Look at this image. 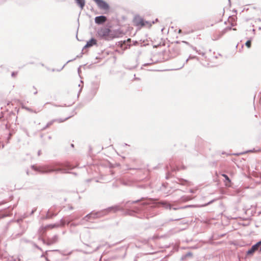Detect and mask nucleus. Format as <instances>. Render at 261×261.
<instances>
[{
    "label": "nucleus",
    "mask_w": 261,
    "mask_h": 261,
    "mask_svg": "<svg viewBox=\"0 0 261 261\" xmlns=\"http://www.w3.org/2000/svg\"><path fill=\"white\" fill-rule=\"evenodd\" d=\"M144 19L139 15L135 16L133 19V22L135 25L140 28L144 27Z\"/></svg>",
    "instance_id": "10"
},
{
    "label": "nucleus",
    "mask_w": 261,
    "mask_h": 261,
    "mask_svg": "<svg viewBox=\"0 0 261 261\" xmlns=\"http://www.w3.org/2000/svg\"><path fill=\"white\" fill-rule=\"evenodd\" d=\"M228 1L230 2V0H228Z\"/></svg>",
    "instance_id": "62"
},
{
    "label": "nucleus",
    "mask_w": 261,
    "mask_h": 261,
    "mask_svg": "<svg viewBox=\"0 0 261 261\" xmlns=\"http://www.w3.org/2000/svg\"><path fill=\"white\" fill-rule=\"evenodd\" d=\"M77 5L82 9L85 5V0H74Z\"/></svg>",
    "instance_id": "18"
},
{
    "label": "nucleus",
    "mask_w": 261,
    "mask_h": 261,
    "mask_svg": "<svg viewBox=\"0 0 261 261\" xmlns=\"http://www.w3.org/2000/svg\"><path fill=\"white\" fill-rule=\"evenodd\" d=\"M100 245H98L96 247V248L94 249V251H97L100 248Z\"/></svg>",
    "instance_id": "38"
},
{
    "label": "nucleus",
    "mask_w": 261,
    "mask_h": 261,
    "mask_svg": "<svg viewBox=\"0 0 261 261\" xmlns=\"http://www.w3.org/2000/svg\"><path fill=\"white\" fill-rule=\"evenodd\" d=\"M181 32V30H179V33Z\"/></svg>",
    "instance_id": "59"
},
{
    "label": "nucleus",
    "mask_w": 261,
    "mask_h": 261,
    "mask_svg": "<svg viewBox=\"0 0 261 261\" xmlns=\"http://www.w3.org/2000/svg\"><path fill=\"white\" fill-rule=\"evenodd\" d=\"M124 146H127V144L126 143H124Z\"/></svg>",
    "instance_id": "53"
},
{
    "label": "nucleus",
    "mask_w": 261,
    "mask_h": 261,
    "mask_svg": "<svg viewBox=\"0 0 261 261\" xmlns=\"http://www.w3.org/2000/svg\"><path fill=\"white\" fill-rule=\"evenodd\" d=\"M252 31L253 33V34H254L255 30L254 29H252Z\"/></svg>",
    "instance_id": "50"
},
{
    "label": "nucleus",
    "mask_w": 261,
    "mask_h": 261,
    "mask_svg": "<svg viewBox=\"0 0 261 261\" xmlns=\"http://www.w3.org/2000/svg\"><path fill=\"white\" fill-rule=\"evenodd\" d=\"M222 176L225 178V185L228 186H229V184L231 183V180L229 178V177L225 174H222Z\"/></svg>",
    "instance_id": "19"
},
{
    "label": "nucleus",
    "mask_w": 261,
    "mask_h": 261,
    "mask_svg": "<svg viewBox=\"0 0 261 261\" xmlns=\"http://www.w3.org/2000/svg\"><path fill=\"white\" fill-rule=\"evenodd\" d=\"M137 208H139V206L134 207V210L126 209L124 212V215L135 216L137 214L140 213V211H138Z\"/></svg>",
    "instance_id": "13"
},
{
    "label": "nucleus",
    "mask_w": 261,
    "mask_h": 261,
    "mask_svg": "<svg viewBox=\"0 0 261 261\" xmlns=\"http://www.w3.org/2000/svg\"><path fill=\"white\" fill-rule=\"evenodd\" d=\"M81 57H82V55H77L76 56V57L75 58H74V59H71V60H68L66 63V64H65L63 67L60 69V70H58V71H61V70H62L63 69V68L65 67V66L68 63L70 62H72V61H74L76 58H80Z\"/></svg>",
    "instance_id": "23"
},
{
    "label": "nucleus",
    "mask_w": 261,
    "mask_h": 261,
    "mask_svg": "<svg viewBox=\"0 0 261 261\" xmlns=\"http://www.w3.org/2000/svg\"><path fill=\"white\" fill-rule=\"evenodd\" d=\"M66 224L65 221L63 219H61L60 221V223H55L54 224H49L47 226V227L50 228H54L56 227H59L60 226H64Z\"/></svg>",
    "instance_id": "15"
},
{
    "label": "nucleus",
    "mask_w": 261,
    "mask_h": 261,
    "mask_svg": "<svg viewBox=\"0 0 261 261\" xmlns=\"http://www.w3.org/2000/svg\"><path fill=\"white\" fill-rule=\"evenodd\" d=\"M56 120H52L51 121L48 122L46 124V125L41 129V130H44L45 129H46L47 128H48V127H49L50 125H51L53 124L54 122H56Z\"/></svg>",
    "instance_id": "22"
},
{
    "label": "nucleus",
    "mask_w": 261,
    "mask_h": 261,
    "mask_svg": "<svg viewBox=\"0 0 261 261\" xmlns=\"http://www.w3.org/2000/svg\"><path fill=\"white\" fill-rule=\"evenodd\" d=\"M157 203L158 204V207H159L160 205H162L163 207H164L166 209H172V205L168 203L166 201H162L160 202H157Z\"/></svg>",
    "instance_id": "16"
},
{
    "label": "nucleus",
    "mask_w": 261,
    "mask_h": 261,
    "mask_svg": "<svg viewBox=\"0 0 261 261\" xmlns=\"http://www.w3.org/2000/svg\"><path fill=\"white\" fill-rule=\"evenodd\" d=\"M259 30H261V28H259Z\"/></svg>",
    "instance_id": "61"
},
{
    "label": "nucleus",
    "mask_w": 261,
    "mask_h": 261,
    "mask_svg": "<svg viewBox=\"0 0 261 261\" xmlns=\"http://www.w3.org/2000/svg\"><path fill=\"white\" fill-rule=\"evenodd\" d=\"M97 4L98 8L104 10H108L110 9L109 4L103 0H93Z\"/></svg>",
    "instance_id": "9"
},
{
    "label": "nucleus",
    "mask_w": 261,
    "mask_h": 261,
    "mask_svg": "<svg viewBox=\"0 0 261 261\" xmlns=\"http://www.w3.org/2000/svg\"><path fill=\"white\" fill-rule=\"evenodd\" d=\"M90 213H91V214H92V216H91L92 219H95L99 218L97 212H95L94 211H92Z\"/></svg>",
    "instance_id": "24"
},
{
    "label": "nucleus",
    "mask_w": 261,
    "mask_h": 261,
    "mask_svg": "<svg viewBox=\"0 0 261 261\" xmlns=\"http://www.w3.org/2000/svg\"><path fill=\"white\" fill-rule=\"evenodd\" d=\"M82 87H83V86H82V87H81V88H80V91H79V93H80L81 92L82 89ZM79 94H78V95H79Z\"/></svg>",
    "instance_id": "45"
},
{
    "label": "nucleus",
    "mask_w": 261,
    "mask_h": 261,
    "mask_svg": "<svg viewBox=\"0 0 261 261\" xmlns=\"http://www.w3.org/2000/svg\"><path fill=\"white\" fill-rule=\"evenodd\" d=\"M69 209H70V210H72V209H73V207H72V206H71V207H69Z\"/></svg>",
    "instance_id": "52"
},
{
    "label": "nucleus",
    "mask_w": 261,
    "mask_h": 261,
    "mask_svg": "<svg viewBox=\"0 0 261 261\" xmlns=\"http://www.w3.org/2000/svg\"><path fill=\"white\" fill-rule=\"evenodd\" d=\"M17 74V72H13L12 73H11V76L12 77H14Z\"/></svg>",
    "instance_id": "40"
},
{
    "label": "nucleus",
    "mask_w": 261,
    "mask_h": 261,
    "mask_svg": "<svg viewBox=\"0 0 261 261\" xmlns=\"http://www.w3.org/2000/svg\"><path fill=\"white\" fill-rule=\"evenodd\" d=\"M36 247L38 249H39V250H41V249L39 247H38V246H37V245H36Z\"/></svg>",
    "instance_id": "47"
},
{
    "label": "nucleus",
    "mask_w": 261,
    "mask_h": 261,
    "mask_svg": "<svg viewBox=\"0 0 261 261\" xmlns=\"http://www.w3.org/2000/svg\"><path fill=\"white\" fill-rule=\"evenodd\" d=\"M69 163L55 162L50 165L44 166L41 167H37L35 165H32L31 168L35 171H38L42 174L50 173L52 172L61 173H71L76 175L75 172H69V170L73 169Z\"/></svg>",
    "instance_id": "2"
},
{
    "label": "nucleus",
    "mask_w": 261,
    "mask_h": 261,
    "mask_svg": "<svg viewBox=\"0 0 261 261\" xmlns=\"http://www.w3.org/2000/svg\"><path fill=\"white\" fill-rule=\"evenodd\" d=\"M252 38L251 37L250 38V39L249 40H248L245 43V45L246 46L248 47V48H250L251 46V40H252Z\"/></svg>",
    "instance_id": "27"
},
{
    "label": "nucleus",
    "mask_w": 261,
    "mask_h": 261,
    "mask_svg": "<svg viewBox=\"0 0 261 261\" xmlns=\"http://www.w3.org/2000/svg\"><path fill=\"white\" fill-rule=\"evenodd\" d=\"M57 252L60 253V251L59 250H46L45 253L42 255V257H45L46 261H50L49 258L55 256Z\"/></svg>",
    "instance_id": "8"
},
{
    "label": "nucleus",
    "mask_w": 261,
    "mask_h": 261,
    "mask_svg": "<svg viewBox=\"0 0 261 261\" xmlns=\"http://www.w3.org/2000/svg\"><path fill=\"white\" fill-rule=\"evenodd\" d=\"M252 151L251 150H250L249 151H248L247 152H252Z\"/></svg>",
    "instance_id": "54"
},
{
    "label": "nucleus",
    "mask_w": 261,
    "mask_h": 261,
    "mask_svg": "<svg viewBox=\"0 0 261 261\" xmlns=\"http://www.w3.org/2000/svg\"><path fill=\"white\" fill-rule=\"evenodd\" d=\"M36 247L38 249H39V250H41V249L39 247H38V246H37V245H36Z\"/></svg>",
    "instance_id": "48"
},
{
    "label": "nucleus",
    "mask_w": 261,
    "mask_h": 261,
    "mask_svg": "<svg viewBox=\"0 0 261 261\" xmlns=\"http://www.w3.org/2000/svg\"><path fill=\"white\" fill-rule=\"evenodd\" d=\"M180 224H186V225H187L188 224V222H186V221H181L180 222Z\"/></svg>",
    "instance_id": "39"
},
{
    "label": "nucleus",
    "mask_w": 261,
    "mask_h": 261,
    "mask_svg": "<svg viewBox=\"0 0 261 261\" xmlns=\"http://www.w3.org/2000/svg\"><path fill=\"white\" fill-rule=\"evenodd\" d=\"M158 21V18H156V19H155V21Z\"/></svg>",
    "instance_id": "55"
},
{
    "label": "nucleus",
    "mask_w": 261,
    "mask_h": 261,
    "mask_svg": "<svg viewBox=\"0 0 261 261\" xmlns=\"http://www.w3.org/2000/svg\"><path fill=\"white\" fill-rule=\"evenodd\" d=\"M92 214H91L90 213L89 214H87L86 216H85L82 220V221H89L90 219H92Z\"/></svg>",
    "instance_id": "21"
},
{
    "label": "nucleus",
    "mask_w": 261,
    "mask_h": 261,
    "mask_svg": "<svg viewBox=\"0 0 261 261\" xmlns=\"http://www.w3.org/2000/svg\"><path fill=\"white\" fill-rule=\"evenodd\" d=\"M70 117H71V116H68L64 119L60 118V119H55V120H56V122H58L59 123H61V122H63L68 120Z\"/></svg>",
    "instance_id": "28"
},
{
    "label": "nucleus",
    "mask_w": 261,
    "mask_h": 261,
    "mask_svg": "<svg viewBox=\"0 0 261 261\" xmlns=\"http://www.w3.org/2000/svg\"><path fill=\"white\" fill-rule=\"evenodd\" d=\"M261 244V241H258L246 251V255L252 256L254 253L257 252L259 254V247Z\"/></svg>",
    "instance_id": "6"
},
{
    "label": "nucleus",
    "mask_w": 261,
    "mask_h": 261,
    "mask_svg": "<svg viewBox=\"0 0 261 261\" xmlns=\"http://www.w3.org/2000/svg\"><path fill=\"white\" fill-rule=\"evenodd\" d=\"M224 34H222V31L219 32L218 33H216L214 34L212 36V39L213 40H217L221 38Z\"/></svg>",
    "instance_id": "17"
},
{
    "label": "nucleus",
    "mask_w": 261,
    "mask_h": 261,
    "mask_svg": "<svg viewBox=\"0 0 261 261\" xmlns=\"http://www.w3.org/2000/svg\"><path fill=\"white\" fill-rule=\"evenodd\" d=\"M95 23L101 25L105 23L107 21V17L104 15H100L95 17L94 18Z\"/></svg>",
    "instance_id": "12"
},
{
    "label": "nucleus",
    "mask_w": 261,
    "mask_h": 261,
    "mask_svg": "<svg viewBox=\"0 0 261 261\" xmlns=\"http://www.w3.org/2000/svg\"><path fill=\"white\" fill-rule=\"evenodd\" d=\"M179 182H180V184L181 185H184L185 184V182H187L188 181L187 180H185V179H182V178H180V179H178Z\"/></svg>",
    "instance_id": "32"
},
{
    "label": "nucleus",
    "mask_w": 261,
    "mask_h": 261,
    "mask_svg": "<svg viewBox=\"0 0 261 261\" xmlns=\"http://www.w3.org/2000/svg\"><path fill=\"white\" fill-rule=\"evenodd\" d=\"M138 44V42L137 41H134L133 44L136 45Z\"/></svg>",
    "instance_id": "43"
},
{
    "label": "nucleus",
    "mask_w": 261,
    "mask_h": 261,
    "mask_svg": "<svg viewBox=\"0 0 261 261\" xmlns=\"http://www.w3.org/2000/svg\"><path fill=\"white\" fill-rule=\"evenodd\" d=\"M190 47L195 51H196L197 53H198V54L199 55H203L204 54L203 53H201L200 51H198L197 50V48L196 47H194L193 46H192V45H190Z\"/></svg>",
    "instance_id": "33"
},
{
    "label": "nucleus",
    "mask_w": 261,
    "mask_h": 261,
    "mask_svg": "<svg viewBox=\"0 0 261 261\" xmlns=\"http://www.w3.org/2000/svg\"><path fill=\"white\" fill-rule=\"evenodd\" d=\"M170 175H171V173H169V172L167 173V174H166V179L169 178Z\"/></svg>",
    "instance_id": "37"
},
{
    "label": "nucleus",
    "mask_w": 261,
    "mask_h": 261,
    "mask_svg": "<svg viewBox=\"0 0 261 261\" xmlns=\"http://www.w3.org/2000/svg\"><path fill=\"white\" fill-rule=\"evenodd\" d=\"M182 219L181 217H180V218H176V219H170L168 220V222H170V221H178V220H180Z\"/></svg>",
    "instance_id": "35"
},
{
    "label": "nucleus",
    "mask_w": 261,
    "mask_h": 261,
    "mask_svg": "<svg viewBox=\"0 0 261 261\" xmlns=\"http://www.w3.org/2000/svg\"><path fill=\"white\" fill-rule=\"evenodd\" d=\"M48 138H49V139H51V137H50V136H49V137H48Z\"/></svg>",
    "instance_id": "57"
},
{
    "label": "nucleus",
    "mask_w": 261,
    "mask_h": 261,
    "mask_svg": "<svg viewBox=\"0 0 261 261\" xmlns=\"http://www.w3.org/2000/svg\"><path fill=\"white\" fill-rule=\"evenodd\" d=\"M172 171H175V169H172Z\"/></svg>",
    "instance_id": "60"
},
{
    "label": "nucleus",
    "mask_w": 261,
    "mask_h": 261,
    "mask_svg": "<svg viewBox=\"0 0 261 261\" xmlns=\"http://www.w3.org/2000/svg\"><path fill=\"white\" fill-rule=\"evenodd\" d=\"M37 210V208H34L30 214V215H32Z\"/></svg>",
    "instance_id": "36"
},
{
    "label": "nucleus",
    "mask_w": 261,
    "mask_h": 261,
    "mask_svg": "<svg viewBox=\"0 0 261 261\" xmlns=\"http://www.w3.org/2000/svg\"><path fill=\"white\" fill-rule=\"evenodd\" d=\"M111 30L110 28L102 27L98 29L97 35L100 39L109 40L110 37Z\"/></svg>",
    "instance_id": "5"
},
{
    "label": "nucleus",
    "mask_w": 261,
    "mask_h": 261,
    "mask_svg": "<svg viewBox=\"0 0 261 261\" xmlns=\"http://www.w3.org/2000/svg\"><path fill=\"white\" fill-rule=\"evenodd\" d=\"M56 215H57V214H55L51 212L50 210H49L46 213V219L51 218L53 217L56 216Z\"/></svg>",
    "instance_id": "20"
},
{
    "label": "nucleus",
    "mask_w": 261,
    "mask_h": 261,
    "mask_svg": "<svg viewBox=\"0 0 261 261\" xmlns=\"http://www.w3.org/2000/svg\"><path fill=\"white\" fill-rule=\"evenodd\" d=\"M28 216L26 214H24L21 218L17 219L16 220L10 221L8 225H10L12 222H14L12 224V226L14 229V231L10 236V238L12 240L16 239L20 237L26 231L25 227L21 225V222H22L23 219L27 217Z\"/></svg>",
    "instance_id": "3"
},
{
    "label": "nucleus",
    "mask_w": 261,
    "mask_h": 261,
    "mask_svg": "<svg viewBox=\"0 0 261 261\" xmlns=\"http://www.w3.org/2000/svg\"><path fill=\"white\" fill-rule=\"evenodd\" d=\"M192 255H193V254L192 252H188L186 254H185L184 256H182L181 258H182V259H184L188 257H191V256H192Z\"/></svg>",
    "instance_id": "26"
},
{
    "label": "nucleus",
    "mask_w": 261,
    "mask_h": 261,
    "mask_svg": "<svg viewBox=\"0 0 261 261\" xmlns=\"http://www.w3.org/2000/svg\"><path fill=\"white\" fill-rule=\"evenodd\" d=\"M233 30H236V28H233Z\"/></svg>",
    "instance_id": "58"
},
{
    "label": "nucleus",
    "mask_w": 261,
    "mask_h": 261,
    "mask_svg": "<svg viewBox=\"0 0 261 261\" xmlns=\"http://www.w3.org/2000/svg\"><path fill=\"white\" fill-rule=\"evenodd\" d=\"M37 93V91H35V92H34V94H36Z\"/></svg>",
    "instance_id": "51"
},
{
    "label": "nucleus",
    "mask_w": 261,
    "mask_h": 261,
    "mask_svg": "<svg viewBox=\"0 0 261 261\" xmlns=\"http://www.w3.org/2000/svg\"><path fill=\"white\" fill-rule=\"evenodd\" d=\"M183 43H185L187 45H188L190 46L191 44H190V43L186 41H182Z\"/></svg>",
    "instance_id": "41"
},
{
    "label": "nucleus",
    "mask_w": 261,
    "mask_h": 261,
    "mask_svg": "<svg viewBox=\"0 0 261 261\" xmlns=\"http://www.w3.org/2000/svg\"><path fill=\"white\" fill-rule=\"evenodd\" d=\"M22 108L23 109H25V110H27V111L30 112H34V113H37V112L36 111H34L32 109H31V108H29L28 107H22Z\"/></svg>",
    "instance_id": "34"
},
{
    "label": "nucleus",
    "mask_w": 261,
    "mask_h": 261,
    "mask_svg": "<svg viewBox=\"0 0 261 261\" xmlns=\"http://www.w3.org/2000/svg\"><path fill=\"white\" fill-rule=\"evenodd\" d=\"M231 30V26L230 27H226L225 29H224L222 31V34H225L228 31H230Z\"/></svg>",
    "instance_id": "29"
},
{
    "label": "nucleus",
    "mask_w": 261,
    "mask_h": 261,
    "mask_svg": "<svg viewBox=\"0 0 261 261\" xmlns=\"http://www.w3.org/2000/svg\"><path fill=\"white\" fill-rule=\"evenodd\" d=\"M40 239L44 244L49 246L58 242V236L57 235H55L51 238H48L47 240H45L43 238H40Z\"/></svg>",
    "instance_id": "7"
},
{
    "label": "nucleus",
    "mask_w": 261,
    "mask_h": 261,
    "mask_svg": "<svg viewBox=\"0 0 261 261\" xmlns=\"http://www.w3.org/2000/svg\"><path fill=\"white\" fill-rule=\"evenodd\" d=\"M40 153H41V150H39V151H38V155H40Z\"/></svg>",
    "instance_id": "46"
},
{
    "label": "nucleus",
    "mask_w": 261,
    "mask_h": 261,
    "mask_svg": "<svg viewBox=\"0 0 261 261\" xmlns=\"http://www.w3.org/2000/svg\"><path fill=\"white\" fill-rule=\"evenodd\" d=\"M214 201V200H213L210 202H208L206 204H205V205H208V204H210L211 203H212L213 201Z\"/></svg>",
    "instance_id": "42"
},
{
    "label": "nucleus",
    "mask_w": 261,
    "mask_h": 261,
    "mask_svg": "<svg viewBox=\"0 0 261 261\" xmlns=\"http://www.w3.org/2000/svg\"><path fill=\"white\" fill-rule=\"evenodd\" d=\"M192 205H186L185 206H182V207H173L172 206V209L174 210H179V209H184V208H187V207H191Z\"/></svg>",
    "instance_id": "25"
},
{
    "label": "nucleus",
    "mask_w": 261,
    "mask_h": 261,
    "mask_svg": "<svg viewBox=\"0 0 261 261\" xmlns=\"http://www.w3.org/2000/svg\"><path fill=\"white\" fill-rule=\"evenodd\" d=\"M151 64H152L151 63H145V64L143 65V66H146L149 65Z\"/></svg>",
    "instance_id": "44"
},
{
    "label": "nucleus",
    "mask_w": 261,
    "mask_h": 261,
    "mask_svg": "<svg viewBox=\"0 0 261 261\" xmlns=\"http://www.w3.org/2000/svg\"><path fill=\"white\" fill-rule=\"evenodd\" d=\"M136 80H140V79H139V78H136Z\"/></svg>",
    "instance_id": "56"
},
{
    "label": "nucleus",
    "mask_w": 261,
    "mask_h": 261,
    "mask_svg": "<svg viewBox=\"0 0 261 261\" xmlns=\"http://www.w3.org/2000/svg\"><path fill=\"white\" fill-rule=\"evenodd\" d=\"M196 58V57H195V56H190L189 57V58H188L187 59H186V61H185V63H184V64H183V65H182L180 67V68H182V67H184V65H185V63H187L188 62V61L189 59H194V58Z\"/></svg>",
    "instance_id": "31"
},
{
    "label": "nucleus",
    "mask_w": 261,
    "mask_h": 261,
    "mask_svg": "<svg viewBox=\"0 0 261 261\" xmlns=\"http://www.w3.org/2000/svg\"><path fill=\"white\" fill-rule=\"evenodd\" d=\"M97 44V40L94 38H91L89 41H88L86 44V45L83 48V50L86 48H89L93 46L94 45H96Z\"/></svg>",
    "instance_id": "14"
},
{
    "label": "nucleus",
    "mask_w": 261,
    "mask_h": 261,
    "mask_svg": "<svg viewBox=\"0 0 261 261\" xmlns=\"http://www.w3.org/2000/svg\"><path fill=\"white\" fill-rule=\"evenodd\" d=\"M99 83L98 81H94L91 83V93L93 96L96 94L99 87Z\"/></svg>",
    "instance_id": "11"
},
{
    "label": "nucleus",
    "mask_w": 261,
    "mask_h": 261,
    "mask_svg": "<svg viewBox=\"0 0 261 261\" xmlns=\"http://www.w3.org/2000/svg\"><path fill=\"white\" fill-rule=\"evenodd\" d=\"M123 207H121L119 205H114L111 207H109L107 208L103 209L102 210L98 211V217L101 218L102 217L107 215H108L109 213L113 212L116 213V212L118 211H124Z\"/></svg>",
    "instance_id": "4"
},
{
    "label": "nucleus",
    "mask_w": 261,
    "mask_h": 261,
    "mask_svg": "<svg viewBox=\"0 0 261 261\" xmlns=\"http://www.w3.org/2000/svg\"><path fill=\"white\" fill-rule=\"evenodd\" d=\"M139 202H142L140 204L139 208H137V210L143 214V216L139 217L140 218L149 219L158 214V212L156 208L158 207V204L156 200L152 198L142 197L136 200L127 201L125 202L124 206L127 207L129 206V204L137 203Z\"/></svg>",
    "instance_id": "1"
},
{
    "label": "nucleus",
    "mask_w": 261,
    "mask_h": 261,
    "mask_svg": "<svg viewBox=\"0 0 261 261\" xmlns=\"http://www.w3.org/2000/svg\"><path fill=\"white\" fill-rule=\"evenodd\" d=\"M80 71H81L80 67H79L78 68V72H79V73H80Z\"/></svg>",
    "instance_id": "49"
},
{
    "label": "nucleus",
    "mask_w": 261,
    "mask_h": 261,
    "mask_svg": "<svg viewBox=\"0 0 261 261\" xmlns=\"http://www.w3.org/2000/svg\"><path fill=\"white\" fill-rule=\"evenodd\" d=\"M144 26H145L146 25H148L149 26H151L152 24L154 23V21H152V22H150V21H146L144 20Z\"/></svg>",
    "instance_id": "30"
}]
</instances>
